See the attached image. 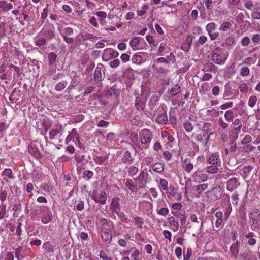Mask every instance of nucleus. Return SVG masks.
<instances>
[{
  "instance_id": "f257e3e1",
  "label": "nucleus",
  "mask_w": 260,
  "mask_h": 260,
  "mask_svg": "<svg viewBox=\"0 0 260 260\" xmlns=\"http://www.w3.org/2000/svg\"><path fill=\"white\" fill-rule=\"evenodd\" d=\"M227 52L222 51L220 47H217L213 52L211 60L217 64H223L228 59Z\"/></svg>"
},
{
  "instance_id": "f03ea898",
  "label": "nucleus",
  "mask_w": 260,
  "mask_h": 260,
  "mask_svg": "<svg viewBox=\"0 0 260 260\" xmlns=\"http://www.w3.org/2000/svg\"><path fill=\"white\" fill-rule=\"evenodd\" d=\"M149 174L147 169H141L139 175L134 179L139 189L144 188L149 182Z\"/></svg>"
},
{
  "instance_id": "7ed1b4c3",
  "label": "nucleus",
  "mask_w": 260,
  "mask_h": 260,
  "mask_svg": "<svg viewBox=\"0 0 260 260\" xmlns=\"http://www.w3.org/2000/svg\"><path fill=\"white\" fill-rule=\"evenodd\" d=\"M39 217L42 223L46 224L53 220V214L49 207L44 206L40 209Z\"/></svg>"
},
{
  "instance_id": "20e7f679",
  "label": "nucleus",
  "mask_w": 260,
  "mask_h": 260,
  "mask_svg": "<svg viewBox=\"0 0 260 260\" xmlns=\"http://www.w3.org/2000/svg\"><path fill=\"white\" fill-rule=\"evenodd\" d=\"M139 136L141 143L148 147L153 138L151 131L148 129H144L139 132Z\"/></svg>"
},
{
  "instance_id": "39448f33",
  "label": "nucleus",
  "mask_w": 260,
  "mask_h": 260,
  "mask_svg": "<svg viewBox=\"0 0 260 260\" xmlns=\"http://www.w3.org/2000/svg\"><path fill=\"white\" fill-rule=\"evenodd\" d=\"M191 178L194 182L201 183L205 182L208 179V176L203 170L199 169L193 173Z\"/></svg>"
},
{
  "instance_id": "423d86ee",
  "label": "nucleus",
  "mask_w": 260,
  "mask_h": 260,
  "mask_svg": "<svg viewBox=\"0 0 260 260\" xmlns=\"http://www.w3.org/2000/svg\"><path fill=\"white\" fill-rule=\"evenodd\" d=\"M60 34L64 41L67 44H72L74 42V39L70 36L73 34V29L70 27H66L60 30Z\"/></svg>"
},
{
  "instance_id": "0eeeda50",
  "label": "nucleus",
  "mask_w": 260,
  "mask_h": 260,
  "mask_svg": "<svg viewBox=\"0 0 260 260\" xmlns=\"http://www.w3.org/2000/svg\"><path fill=\"white\" fill-rule=\"evenodd\" d=\"M38 145L35 142L30 143L28 146V151L29 153L37 159L42 158V155L38 149Z\"/></svg>"
},
{
  "instance_id": "6e6552de",
  "label": "nucleus",
  "mask_w": 260,
  "mask_h": 260,
  "mask_svg": "<svg viewBox=\"0 0 260 260\" xmlns=\"http://www.w3.org/2000/svg\"><path fill=\"white\" fill-rule=\"evenodd\" d=\"M91 198L96 203L102 205L106 204L107 196L104 191H100V193L98 191H93Z\"/></svg>"
},
{
  "instance_id": "1a4fd4ad",
  "label": "nucleus",
  "mask_w": 260,
  "mask_h": 260,
  "mask_svg": "<svg viewBox=\"0 0 260 260\" xmlns=\"http://www.w3.org/2000/svg\"><path fill=\"white\" fill-rule=\"evenodd\" d=\"M54 32L55 27L51 23L46 24L41 30V32L49 39L54 36Z\"/></svg>"
},
{
  "instance_id": "9d476101",
  "label": "nucleus",
  "mask_w": 260,
  "mask_h": 260,
  "mask_svg": "<svg viewBox=\"0 0 260 260\" xmlns=\"http://www.w3.org/2000/svg\"><path fill=\"white\" fill-rule=\"evenodd\" d=\"M63 131V126L60 124H57L53 126L52 129L49 132V138L53 140L56 138L59 134H61Z\"/></svg>"
},
{
  "instance_id": "9b49d317",
  "label": "nucleus",
  "mask_w": 260,
  "mask_h": 260,
  "mask_svg": "<svg viewBox=\"0 0 260 260\" xmlns=\"http://www.w3.org/2000/svg\"><path fill=\"white\" fill-rule=\"evenodd\" d=\"M240 184L239 179L237 178H230L226 182V189L228 191L232 192L236 189Z\"/></svg>"
},
{
  "instance_id": "f8f14e48",
  "label": "nucleus",
  "mask_w": 260,
  "mask_h": 260,
  "mask_svg": "<svg viewBox=\"0 0 260 260\" xmlns=\"http://www.w3.org/2000/svg\"><path fill=\"white\" fill-rule=\"evenodd\" d=\"M212 128V125L210 123L206 122L203 124V131L204 132V134H205L207 136L205 139V142L204 143V144L206 145V146H207L210 136L213 134Z\"/></svg>"
},
{
  "instance_id": "ddd939ff",
  "label": "nucleus",
  "mask_w": 260,
  "mask_h": 260,
  "mask_svg": "<svg viewBox=\"0 0 260 260\" xmlns=\"http://www.w3.org/2000/svg\"><path fill=\"white\" fill-rule=\"evenodd\" d=\"M111 211L115 213L120 211L121 206L120 204V199L118 197H114L112 199L111 203L110 205Z\"/></svg>"
},
{
  "instance_id": "4468645a",
  "label": "nucleus",
  "mask_w": 260,
  "mask_h": 260,
  "mask_svg": "<svg viewBox=\"0 0 260 260\" xmlns=\"http://www.w3.org/2000/svg\"><path fill=\"white\" fill-rule=\"evenodd\" d=\"M207 162L213 165L219 166L220 164V159L219 153L215 152L212 154L208 158Z\"/></svg>"
},
{
  "instance_id": "2eb2a0df",
  "label": "nucleus",
  "mask_w": 260,
  "mask_h": 260,
  "mask_svg": "<svg viewBox=\"0 0 260 260\" xmlns=\"http://www.w3.org/2000/svg\"><path fill=\"white\" fill-rule=\"evenodd\" d=\"M162 206H166L165 202L162 200L160 201L158 203L156 212L158 215L165 216L169 213V210L168 208L166 207H162V208H160L159 209H158V208L162 207Z\"/></svg>"
},
{
  "instance_id": "dca6fc26",
  "label": "nucleus",
  "mask_w": 260,
  "mask_h": 260,
  "mask_svg": "<svg viewBox=\"0 0 260 260\" xmlns=\"http://www.w3.org/2000/svg\"><path fill=\"white\" fill-rule=\"evenodd\" d=\"M155 121L159 124H167L168 122V118L166 112L164 111L160 112L156 117Z\"/></svg>"
},
{
  "instance_id": "f3484780",
  "label": "nucleus",
  "mask_w": 260,
  "mask_h": 260,
  "mask_svg": "<svg viewBox=\"0 0 260 260\" xmlns=\"http://www.w3.org/2000/svg\"><path fill=\"white\" fill-rule=\"evenodd\" d=\"M125 185L132 192H137L139 189L138 185L136 184L135 185L133 181L129 178L126 179Z\"/></svg>"
},
{
  "instance_id": "a211bd4d",
  "label": "nucleus",
  "mask_w": 260,
  "mask_h": 260,
  "mask_svg": "<svg viewBox=\"0 0 260 260\" xmlns=\"http://www.w3.org/2000/svg\"><path fill=\"white\" fill-rule=\"evenodd\" d=\"M230 251L232 256L234 257H237L238 256L239 251V242L238 241L230 246Z\"/></svg>"
},
{
  "instance_id": "6ab92c4d",
  "label": "nucleus",
  "mask_w": 260,
  "mask_h": 260,
  "mask_svg": "<svg viewBox=\"0 0 260 260\" xmlns=\"http://www.w3.org/2000/svg\"><path fill=\"white\" fill-rule=\"evenodd\" d=\"M168 222L169 224L171 225V229L174 232H176L178 230L179 228V222L176 220L174 217L172 216L168 219Z\"/></svg>"
},
{
  "instance_id": "aec40b11",
  "label": "nucleus",
  "mask_w": 260,
  "mask_h": 260,
  "mask_svg": "<svg viewBox=\"0 0 260 260\" xmlns=\"http://www.w3.org/2000/svg\"><path fill=\"white\" fill-rule=\"evenodd\" d=\"M104 55L109 56L112 58H114L118 56L119 53L117 51H115L113 49L109 48L104 50Z\"/></svg>"
},
{
  "instance_id": "412c9836",
  "label": "nucleus",
  "mask_w": 260,
  "mask_h": 260,
  "mask_svg": "<svg viewBox=\"0 0 260 260\" xmlns=\"http://www.w3.org/2000/svg\"><path fill=\"white\" fill-rule=\"evenodd\" d=\"M192 44V39L187 37L185 40H184L181 46V49L185 52H188Z\"/></svg>"
},
{
  "instance_id": "4be33fe9",
  "label": "nucleus",
  "mask_w": 260,
  "mask_h": 260,
  "mask_svg": "<svg viewBox=\"0 0 260 260\" xmlns=\"http://www.w3.org/2000/svg\"><path fill=\"white\" fill-rule=\"evenodd\" d=\"M131 250L132 254L131 255V258L132 260H140L141 255L140 250L135 247H132Z\"/></svg>"
},
{
  "instance_id": "5701e85b",
  "label": "nucleus",
  "mask_w": 260,
  "mask_h": 260,
  "mask_svg": "<svg viewBox=\"0 0 260 260\" xmlns=\"http://www.w3.org/2000/svg\"><path fill=\"white\" fill-rule=\"evenodd\" d=\"M165 164L158 162L155 163L153 166V170L157 173H161L165 169Z\"/></svg>"
},
{
  "instance_id": "b1692460",
  "label": "nucleus",
  "mask_w": 260,
  "mask_h": 260,
  "mask_svg": "<svg viewBox=\"0 0 260 260\" xmlns=\"http://www.w3.org/2000/svg\"><path fill=\"white\" fill-rule=\"evenodd\" d=\"M108 158L109 156L107 155L96 156L94 158V161L96 164L102 165L104 164L108 160Z\"/></svg>"
},
{
  "instance_id": "393cba45",
  "label": "nucleus",
  "mask_w": 260,
  "mask_h": 260,
  "mask_svg": "<svg viewBox=\"0 0 260 260\" xmlns=\"http://www.w3.org/2000/svg\"><path fill=\"white\" fill-rule=\"evenodd\" d=\"M99 256L102 260H117V257L108 256L106 252L104 250H100L98 254Z\"/></svg>"
},
{
  "instance_id": "a878e982",
  "label": "nucleus",
  "mask_w": 260,
  "mask_h": 260,
  "mask_svg": "<svg viewBox=\"0 0 260 260\" xmlns=\"http://www.w3.org/2000/svg\"><path fill=\"white\" fill-rule=\"evenodd\" d=\"M135 106L138 110H143L144 109L145 104L142 101L140 97H136L135 100Z\"/></svg>"
},
{
  "instance_id": "bb28decb",
  "label": "nucleus",
  "mask_w": 260,
  "mask_h": 260,
  "mask_svg": "<svg viewBox=\"0 0 260 260\" xmlns=\"http://www.w3.org/2000/svg\"><path fill=\"white\" fill-rule=\"evenodd\" d=\"M206 135L205 134H204L203 135H201V134H197V135H195L194 133L192 134V135H191V138H194V139L198 141V142H201L204 146H206L205 144H204V143L205 142V140H204V138H206Z\"/></svg>"
},
{
  "instance_id": "cd10ccee",
  "label": "nucleus",
  "mask_w": 260,
  "mask_h": 260,
  "mask_svg": "<svg viewBox=\"0 0 260 260\" xmlns=\"http://www.w3.org/2000/svg\"><path fill=\"white\" fill-rule=\"evenodd\" d=\"M218 166H219L213 165L208 166L206 168V172L210 174L216 173L219 170Z\"/></svg>"
},
{
  "instance_id": "c85d7f7f",
  "label": "nucleus",
  "mask_w": 260,
  "mask_h": 260,
  "mask_svg": "<svg viewBox=\"0 0 260 260\" xmlns=\"http://www.w3.org/2000/svg\"><path fill=\"white\" fill-rule=\"evenodd\" d=\"M102 79L101 68L98 67L96 68L94 74V80L95 82H99Z\"/></svg>"
},
{
  "instance_id": "c756f323",
  "label": "nucleus",
  "mask_w": 260,
  "mask_h": 260,
  "mask_svg": "<svg viewBox=\"0 0 260 260\" xmlns=\"http://www.w3.org/2000/svg\"><path fill=\"white\" fill-rule=\"evenodd\" d=\"M180 91H181L180 86L178 84H176V85H174L171 88V89L170 90V93L171 94L172 96H175V95H177L178 93H179Z\"/></svg>"
},
{
  "instance_id": "7c9ffc66",
  "label": "nucleus",
  "mask_w": 260,
  "mask_h": 260,
  "mask_svg": "<svg viewBox=\"0 0 260 260\" xmlns=\"http://www.w3.org/2000/svg\"><path fill=\"white\" fill-rule=\"evenodd\" d=\"M50 10V9L49 8L48 5L46 6L45 8L43 9V11L41 13V19L42 21L41 22L40 25H42L44 23V21L47 17L48 13Z\"/></svg>"
},
{
  "instance_id": "2f4dec72",
  "label": "nucleus",
  "mask_w": 260,
  "mask_h": 260,
  "mask_svg": "<svg viewBox=\"0 0 260 260\" xmlns=\"http://www.w3.org/2000/svg\"><path fill=\"white\" fill-rule=\"evenodd\" d=\"M224 118L228 121L231 122L234 119V112L232 110H229L224 113Z\"/></svg>"
},
{
  "instance_id": "473e14b6",
  "label": "nucleus",
  "mask_w": 260,
  "mask_h": 260,
  "mask_svg": "<svg viewBox=\"0 0 260 260\" xmlns=\"http://www.w3.org/2000/svg\"><path fill=\"white\" fill-rule=\"evenodd\" d=\"M148 9V5L146 4H143L141 9L140 10H138L137 11V13L138 16H143L147 12V10Z\"/></svg>"
},
{
  "instance_id": "72a5a7b5",
  "label": "nucleus",
  "mask_w": 260,
  "mask_h": 260,
  "mask_svg": "<svg viewBox=\"0 0 260 260\" xmlns=\"http://www.w3.org/2000/svg\"><path fill=\"white\" fill-rule=\"evenodd\" d=\"M67 84L68 83L66 81H62L56 85L55 89L57 91H61L66 88Z\"/></svg>"
},
{
  "instance_id": "f704fd0d",
  "label": "nucleus",
  "mask_w": 260,
  "mask_h": 260,
  "mask_svg": "<svg viewBox=\"0 0 260 260\" xmlns=\"http://www.w3.org/2000/svg\"><path fill=\"white\" fill-rule=\"evenodd\" d=\"M57 55L55 52H51L48 55L49 64L52 65L54 63L57 58Z\"/></svg>"
},
{
  "instance_id": "c9c22d12",
  "label": "nucleus",
  "mask_w": 260,
  "mask_h": 260,
  "mask_svg": "<svg viewBox=\"0 0 260 260\" xmlns=\"http://www.w3.org/2000/svg\"><path fill=\"white\" fill-rule=\"evenodd\" d=\"M101 237L103 241L110 242L112 239V235L109 232H103L101 233Z\"/></svg>"
},
{
  "instance_id": "e433bc0d",
  "label": "nucleus",
  "mask_w": 260,
  "mask_h": 260,
  "mask_svg": "<svg viewBox=\"0 0 260 260\" xmlns=\"http://www.w3.org/2000/svg\"><path fill=\"white\" fill-rule=\"evenodd\" d=\"M117 216L119 217V219L122 222H125V223H128L129 221V219H128V217L123 212H121L120 211H119L118 212L116 213Z\"/></svg>"
},
{
  "instance_id": "4c0bfd02",
  "label": "nucleus",
  "mask_w": 260,
  "mask_h": 260,
  "mask_svg": "<svg viewBox=\"0 0 260 260\" xmlns=\"http://www.w3.org/2000/svg\"><path fill=\"white\" fill-rule=\"evenodd\" d=\"M185 164V166L183 167L184 170L187 173H189L193 168V165L190 162H188L187 159H185L183 161Z\"/></svg>"
},
{
  "instance_id": "58836bf2",
  "label": "nucleus",
  "mask_w": 260,
  "mask_h": 260,
  "mask_svg": "<svg viewBox=\"0 0 260 260\" xmlns=\"http://www.w3.org/2000/svg\"><path fill=\"white\" fill-rule=\"evenodd\" d=\"M208 185L207 183L201 184L196 186L197 191L199 194H202L204 191L207 189Z\"/></svg>"
},
{
  "instance_id": "ea45409f",
  "label": "nucleus",
  "mask_w": 260,
  "mask_h": 260,
  "mask_svg": "<svg viewBox=\"0 0 260 260\" xmlns=\"http://www.w3.org/2000/svg\"><path fill=\"white\" fill-rule=\"evenodd\" d=\"M231 26L232 24L229 22H224L221 24L219 29L221 31H225L230 29Z\"/></svg>"
},
{
  "instance_id": "a19ab883",
  "label": "nucleus",
  "mask_w": 260,
  "mask_h": 260,
  "mask_svg": "<svg viewBox=\"0 0 260 260\" xmlns=\"http://www.w3.org/2000/svg\"><path fill=\"white\" fill-rule=\"evenodd\" d=\"M75 160L77 162V168L80 167L81 169L82 166H83L87 162V160L83 158V156L81 157H76Z\"/></svg>"
},
{
  "instance_id": "79ce46f5",
  "label": "nucleus",
  "mask_w": 260,
  "mask_h": 260,
  "mask_svg": "<svg viewBox=\"0 0 260 260\" xmlns=\"http://www.w3.org/2000/svg\"><path fill=\"white\" fill-rule=\"evenodd\" d=\"M134 221L135 222V224L137 225L139 228H142L143 225L144 224V220L141 217L137 216L135 217Z\"/></svg>"
},
{
  "instance_id": "37998d69",
  "label": "nucleus",
  "mask_w": 260,
  "mask_h": 260,
  "mask_svg": "<svg viewBox=\"0 0 260 260\" xmlns=\"http://www.w3.org/2000/svg\"><path fill=\"white\" fill-rule=\"evenodd\" d=\"M159 185L162 187L164 191H168V182L166 179L161 178L159 180Z\"/></svg>"
},
{
  "instance_id": "c03bdc74",
  "label": "nucleus",
  "mask_w": 260,
  "mask_h": 260,
  "mask_svg": "<svg viewBox=\"0 0 260 260\" xmlns=\"http://www.w3.org/2000/svg\"><path fill=\"white\" fill-rule=\"evenodd\" d=\"M168 196V197L169 199L173 198V197H175L176 193V188L173 187H170L169 189H168V191H166Z\"/></svg>"
},
{
  "instance_id": "a18cd8bd",
  "label": "nucleus",
  "mask_w": 260,
  "mask_h": 260,
  "mask_svg": "<svg viewBox=\"0 0 260 260\" xmlns=\"http://www.w3.org/2000/svg\"><path fill=\"white\" fill-rule=\"evenodd\" d=\"M233 125L235 126V130L240 132L241 129L242 125L241 120L239 119H236L233 122Z\"/></svg>"
},
{
  "instance_id": "49530a36",
  "label": "nucleus",
  "mask_w": 260,
  "mask_h": 260,
  "mask_svg": "<svg viewBox=\"0 0 260 260\" xmlns=\"http://www.w3.org/2000/svg\"><path fill=\"white\" fill-rule=\"evenodd\" d=\"M93 175V172L90 170L85 171L83 173V178L87 180L91 179Z\"/></svg>"
},
{
  "instance_id": "de8ad7c7",
  "label": "nucleus",
  "mask_w": 260,
  "mask_h": 260,
  "mask_svg": "<svg viewBox=\"0 0 260 260\" xmlns=\"http://www.w3.org/2000/svg\"><path fill=\"white\" fill-rule=\"evenodd\" d=\"M140 43V38L135 37L132 38L129 42L130 46L132 47H137Z\"/></svg>"
},
{
  "instance_id": "09e8293b",
  "label": "nucleus",
  "mask_w": 260,
  "mask_h": 260,
  "mask_svg": "<svg viewBox=\"0 0 260 260\" xmlns=\"http://www.w3.org/2000/svg\"><path fill=\"white\" fill-rule=\"evenodd\" d=\"M2 175L9 177L10 179L14 178V176L13 175L12 171L10 168L5 169L3 172Z\"/></svg>"
},
{
  "instance_id": "8fccbe9b",
  "label": "nucleus",
  "mask_w": 260,
  "mask_h": 260,
  "mask_svg": "<svg viewBox=\"0 0 260 260\" xmlns=\"http://www.w3.org/2000/svg\"><path fill=\"white\" fill-rule=\"evenodd\" d=\"M138 172V168L135 166H131L128 170V173L129 176H134L137 174Z\"/></svg>"
},
{
  "instance_id": "3c124183",
  "label": "nucleus",
  "mask_w": 260,
  "mask_h": 260,
  "mask_svg": "<svg viewBox=\"0 0 260 260\" xmlns=\"http://www.w3.org/2000/svg\"><path fill=\"white\" fill-rule=\"evenodd\" d=\"M148 206H152V204L149 201L143 200L139 202V208H144Z\"/></svg>"
},
{
  "instance_id": "603ef678",
  "label": "nucleus",
  "mask_w": 260,
  "mask_h": 260,
  "mask_svg": "<svg viewBox=\"0 0 260 260\" xmlns=\"http://www.w3.org/2000/svg\"><path fill=\"white\" fill-rule=\"evenodd\" d=\"M257 98L256 96H254V95H252L251 96L249 99V100H248V105L249 107H251V108H253L255 104H256V102L257 101Z\"/></svg>"
},
{
  "instance_id": "864d4df0",
  "label": "nucleus",
  "mask_w": 260,
  "mask_h": 260,
  "mask_svg": "<svg viewBox=\"0 0 260 260\" xmlns=\"http://www.w3.org/2000/svg\"><path fill=\"white\" fill-rule=\"evenodd\" d=\"M183 127L187 132H190L193 129L192 124L189 121L184 122L183 123Z\"/></svg>"
},
{
  "instance_id": "5fc2aeb1",
  "label": "nucleus",
  "mask_w": 260,
  "mask_h": 260,
  "mask_svg": "<svg viewBox=\"0 0 260 260\" xmlns=\"http://www.w3.org/2000/svg\"><path fill=\"white\" fill-rule=\"evenodd\" d=\"M46 43V41L44 38H39L35 41V44L38 46H43Z\"/></svg>"
},
{
  "instance_id": "6e6d98bb",
  "label": "nucleus",
  "mask_w": 260,
  "mask_h": 260,
  "mask_svg": "<svg viewBox=\"0 0 260 260\" xmlns=\"http://www.w3.org/2000/svg\"><path fill=\"white\" fill-rule=\"evenodd\" d=\"M252 141V137L249 135L245 136L243 140L241 141L242 145H246Z\"/></svg>"
},
{
  "instance_id": "4d7b16f0",
  "label": "nucleus",
  "mask_w": 260,
  "mask_h": 260,
  "mask_svg": "<svg viewBox=\"0 0 260 260\" xmlns=\"http://www.w3.org/2000/svg\"><path fill=\"white\" fill-rule=\"evenodd\" d=\"M216 28V24L214 22L208 23L206 26V29L208 32L214 30Z\"/></svg>"
},
{
  "instance_id": "13d9d810",
  "label": "nucleus",
  "mask_w": 260,
  "mask_h": 260,
  "mask_svg": "<svg viewBox=\"0 0 260 260\" xmlns=\"http://www.w3.org/2000/svg\"><path fill=\"white\" fill-rule=\"evenodd\" d=\"M249 69L247 67H242L240 71V74L242 76H246L249 74Z\"/></svg>"
},
{
  "instance_id": "bf43d9fd",
  "label": "nucleus",
  "mask_w": 260,
  "mask_h": 260,
  "mask_svg": "<svg viewBox=\"0 0 260 260\" xmlns=\"http://www.w3.org/2000/svg\"><path fill=\"white\" fill-rule=\"evenodd\" d=\"M132 60L134 63L138 64L141 62L142 58L140 55L136 54L133 56Z\"/></svg>"
},
{
  "instance_id": "052dcab7",
  "label": "nucleus",
  "mask_w": 260,
  "mask_h": 260,
  "mask_svg": "<svg viewBox=\"0 0 260 260\" xmlns=\"http://www.w3.org/2000/svg\"><path fill=\"white\" fill-rule=\"evenodd\" d=\"M255 61L256 59L251 57H248L245 59L244 63L248 66H250L254 64Z\"/></svg>"
},
{
  "instance_id": "680f3d73",
  "label": "nucleus",
  "mask_w": 260,
  "mask_h": 260,
  "mask_svg": "<svg viewBox=\"0 0 260 260\" xmlns=\"http://www.w3.org/2000/svg\"><path fill=\"white\" fill-rule=\"evenodd\" d=\"M239 89L241 92L243 93H246L248 90V88L246 83L242 82L240 84L239 86Z\"/></svg>"
},
{
  "instance_id": "e2e57ef3",
  "label": "nucleus",
  "mask_w": 260,
  "mask_h": 260,
  "mask_svg": "<svg viewBox=\"0 0 260 260\" xmlns=\"http://www.w3.org/2000/svg\"><path fill=\"white\" fill-rule=\"evenodd\" d=\"M162 233L164 237L171 242L172 240V234L171 232L168 230H165L163 231Z\"/></svg>"
},
{
  "instance_id": "0e129e2a",
  "label": "nucleus",
  "mask_w": 260,
  "mask_h": 260,
  "mask_svg": "<svg viewBox=\"0 0 260 260\" xmlns=\"http://www.w3.org/2000/svg\"><path fill=\"white\" fill-rule=\"evenodd\" d=\"M109 125V122L103 120H100L97 124L98 127H107Z\"/></svg>"
},
{
  "instance_id": "69168bd1",
  "label": "nucleus",
  "mask_w": 260,
  "mask_h": 260,
  "mask_svg": "<svg viewBox=\"0 0 260 260\" xmlns=\"http://www.w3.org/2000/svg\"><path fill=\"white\" fill-rule=\"evenodd\" d=\"M120 61L118 59H115L110 62V66L112 68H115L119 66Z\"/></svg>"
},
{
  "instance_id": "338daca9",
  "label": "nucleus",
  "mask_w": 260,
  "mask_h": 260,
  "mask_svg": "<svg viewBox=\"0 0 260 260\" xmlns=\"http://www.w3.org/2000/svg\"><path fill=\"white\" fill-rule=\"evenodd\" d=\"M250 43V40L248 37H244L241 41V44L244 47L248 46Z\"/></svg>"
},
{
  "instance_id": "774afa93",
  "label": "nucleus",
  "mask_w": 260,
  "mask_h": 260,
  "mask_svg": "<svg viewBox=\"0 0 260 260\" xmlns=\"http://www.w3.org/2000/svg\"><path fill=\"white\" fill-rule=\"evenodd\" d=\"M233 105V103L232 102H227L225 104L220 105V108L222 110H225L226 109L231 108Z\"/></svg>"
}]
</instances>
